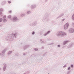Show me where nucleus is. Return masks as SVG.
I'll list each match as a JSON object with an SVG mask.
<instances>
[{
    "label": "nucleus",
    "instance_id": "f257e3e1",
    "mask_svg": "<svg viewBox=\"0 0 74 74\" xmlns=\"http://www.w3.org/2000/svg\"><path fill=\"white\" fill-rule=\"evenodd\" d=\"M18 34L17 32L13 33L11 35H8L7 37L5 38V39L6 40H7V41H13L14 38H16L18 36Z\"/></svg>",
    "mask_w": 74,
    "mask_h": 74
},
{
    "label": "nucleus",
    "instance_id": "f03ea898",
    "mask_svg": "<svg viewBox=\"0 0 74 74\" xmlns=\"http://www.w3.org/2000/svg\"><path fill=\"white\" fill-rule=\"evenodd\" d=\"M56 35L57 37H64V36H66L67 34L65 32L62 31H59L56 33Z\"/></svg>",
    "mask_w": 74,
    "mask_h": 74
},
{
    "label": "nucleus",
    "instance_id": "7ed1b4c3",
    "mask_svg": "<svg viewBox=\"0 0 74 74\" xmlns=\"http://www.w3.org/2000/svg\"><path fill=\"white\" fill-rule=\"evenodd\" d=\"M49 16V15H48V14H46L45 15V16L42 19V21L48 22V21H49V19L48 18Z\"/></svg>",
    "mask_w": 74,
    "mask_h": 74
},
{
    "label": "nucleus",
    "instance_id": "20e7f679",
    "mask_svg": "<svg viewBox=\"0 0 74 74\" xmlns=\"http://www.w3.org/2000/svg\"><path fill=\"white\" fill-rule=\"evenodd\" d=\"M70 25H69V23H66L64 25V30H67L69 27Z\"/></svg>",
    "mask_w": 74,
    "mask_h": 74
},
{
    "label": "nucleus",
    "instance_id": "39448f33",
    "mask_svg": "<svg viewBox=\"0 0 74 74\" xmlns=\"http://www.w3.org/2000/svg\"><path fill=\"white\" fill-rule=\"evenodd\" d=\"M7 49L6 48L3 51H2V52L1 53V55L3 57V56H4V54H5V52L7 51Z\"/></svg>",
    "mask_w": 74,
    "mask_h": 74
},
{
    "label": "nucleus",
    "instance_id": "423d86ee",
    "mask_svg": "<svg viewBox=\"0 0 74 74\" xmlns=\"http://www.w3.org/2000/svg\"><path fill=\"white\" fill-rule=\"evenodd\" d=\"M37 24V22L35 21L34 22H33L32 23L29 24V26H32L34 27L35 26H36V25Z\"/></svg>",
    "mask_w": 74,
    "mask_h": 74
},
{
    "label": "nucleus",
    "instance_id": "0eeeda50",
    "mask_svg": "<svg viewBox=\"0 0 74 74\" xmlns=\"http://www.w3.org/2000/svg\"><path fill=\"white\" fill-rule=\"evenodd\" d=\"M69 33H74V29L71 28L69 30Z\"/></svg>",
    "mask_w": 74,
    "mask_h": 74
},
{
    "label": "nucleus",
    "instance_id": "6e6552de",
    "mask_svg": "<svg viewBox=\"0 0 74 74\" xmlns=\"http://www.w3.org/2000/svg\"><path fill=\"white\" fill-rule=\"evenodd\" d=\"M18 19L16 17L14 16L13 18V22H16V21H18Z\"/></svg>",
    "mask_w": 74,
    "mask_h": 74
},
{
    "label": "nucleus",
    "instance_id": "1a4fd4ad",
    "mask_svg": "<svg viewBox=\"0 0 74 74\" xmlns=\"http://www.w3.org/2000/svg\"><path fill=\"white\" fill-rule=\"evenodd\" d=\"M74 45V43H72L70 44L68 46V48H71L73 47Z\"/></svg>",
    "mask_w": 74,
    "mask_h": 74
},
{
    "label": "nucleus",
    "instance_id": "9d476101",
    "mask_svg": "<svg viewBox=\"0 0 74 74\" xmlns=\"http://www.w3.org/2000/svg\"><path fill=\"white\" fill-rule=\"evenodd\" d=\"M50 33H51V31H48L46 33L44 34L43 36H47L48 34H49Z\"/></svg>",
    "mask_w": 74,
    "mask_h": 74
},
{
    "label": "nucleus",
    "instance_id": "9b49d317",
    "mask_svg": "<svg viewBox=\"0 0 74 74\" xmlns=\"http://www.w3.org/2000/svg\"><path fill=\"white\" fill-rule=\"evenodd\" d=\"M36 7V5L35 4L32 5L31 6V8H32V9L35 8Z\"/></svg>",
    "mask_w": 74,
    "mask_h": 74
},
{
    "label": "nucleus",
    "instance_id": "f8f14e48",
    "mask_svg": "<svg viewBox=\"0 0 74 74\" xmlns=\"http://www.w3.org/2000/svg\"><path fill=\"white\" fill-rule=\"evenodd\" d=\"M64 13H62L57 18L58 19V18H60L61 17H62V16H63L64 15Z\"/></svg>",
    "mask_w": 74,
    "mask_h": 74
},
{
    "label": "nucleus",
    "instance_id": "ddd939ff",
    "mask_svg": "<svg viewBox=\"0 0 74 74\" xmlns=\"http://www.w3.org/2000/svg\"><path fill=\"white\" fill-rule=\"evenodd\" d=\"M29 45H26L24 46L23 47L24 50H25V49H26L27 48H29Z\"/></svg>",
    "mask_w": 74,
    "mask_h": 74
},
{
    "label": "nucleus",
    "instance_id": "4468645a",
    "mask_svg": "<svg viewBox=\"0 0 74 74\" xmlns=\"http://www.w3.org/2000/svg\"><path fill=\"white\" fill-rule=\"evenodd\" d=\"M69 42V41L68 40L64 41L63 42V45H66V44H67V43Z\"/></svg>",
    "mask_w": 74,
    "mask_h": 74
},
{
    "label": "nucleus",
    "instance_id": "2eb2a0df",
    "mask_svg": "<svg viewBox=\"0 0 74 74\" xmlns=\"http://www.w3.org/2000/svg\"><path fill=\"white\" fill-rule=\"evenodd\" d=\"M4 66H3V70L4 71L6 69V66H7L5 64H4Z\"/></svg>",
    "mask_w": 74,
    "mask_h": 74
},
{
    "label": "nucleus",
    "instance_id": "dca6fc26",
    "mask_svg": "<svg viewBox=\"0 0 74 74\" xmlns=\"http://www.w3.org/2000/svg\"><path fill=\"white\" fill-rule=\"evenodd\" d=\"M5 3H6V1H4L2 2V5H4L5 4Z\"/></svg>",
    "mask_w": 74,
    "mask_h": 74
},
{
    "label": "nucleus",
    "instance_id": "f3484780",
    "mask_svg": "<svg viewBox=\"0 0 74 74\" xmlns=\"http://www.w3.org/2000/svg\"><path fill=\"white\" fill-rule=\"evenodd\" d=\"M12 51H9L8 53V55H10V54H11V53H12Z\"/></svg>",
    "mask_w": 74,
    "mask_h": 74
},
{
    "label": "nucleus",
    "instance_id": "a211bd4d",
    "mask_svg": "<svg viewBox=\"0 0 74 74\" xmlns=\"http://www.w3.org/2000/svg\"><path fill=\"white\" fill-rule=\"evenodd\" d=\"M40 41L42 44H43V43H44V41H43L41 39H40Z\"/></svg>",
    "mask_w": 74,
    "mask_h": 74
},
{
    "label": "nucleus",
    "instance_id": "6ab92c4d",
    "mask_svg": "<svg viewBox=\"0 0 74 74\" xmlns=\"http://www.w3.org/2000/svg\"><path fill=\"white\" fill-rule=\"evenodd\" d=\"M31 13V12L30 11H28L27 12V14H30Z\"/></svg>",
    "mask_w": 74,
    "mask_h": 74
},
{
    "label": "nucleus",
    "instance_id": "aec40b11",
    "mask_svg": "<svg viewBox=\"0 0 74 74\" xmlns=\"http://www.w3.org/2000/svg\"><path fill=\"white\" fill-rule=\"evenodd\" d=\"M3 22L4 23L6 22H7V20L5 19H4L3 20Z\"/></svg>",
    "mask_w": 74,
    "mask_h": 74
},
{
    "label": "nucleus",
    "instance_id": "412c9836",
    "mask_svg": "<svg viewBox=\"0 0 74 74\" xmlns=\"http://www.w3.org/2000/svg\"><path fill=\"white\" fill-rule=\"evenodd\" d=\"M25 14H22L21 15V16L22 17H23L24 16H25Z\"/></svg>",
    "mask_w": 74,
    "mask_h": 74
},
{
    "label": "nucleus",
    "instance_id": "4be33fe9",
    "mask_svg": "<svg viewBox=\"0 0 74 74\" xmlns=\"http://www.w3.org/2000/svg\"><path fill=\"white\" fill-rule=\"evenodd\" d=\"M72 19L74 21V14L72 15Z\"/></svg>",
    "mask_w": 74,
    "mask_h": 74
},
{
    "label": "nucleus",
    "instance_id": "5701e85b",
    "mask_svg": "<svg viewBox=\"0 0 74 74\" xmlns=\"http://www.w3.org/2000/svg\"><path fill=\"white\" fill-rule=\"evenodd\" d=\"M3 8H0V12H3Z\"/></svg>",
    "mask_w": 74,
    "mask_h": 74
},
{
    "label": "nucleus",
    "instance_id": "b1692460",
    "mask_svg": "<svg viewBox=\"0 0 74 74\" xmlns=\"http://www.w3.org/2000/svg\"><path fill=\"white\" fill-rule=\"evenodd\" d=\"M34 50L35 51H38V49L37 48H35L34 49Z\"/></svg>",
    "mask_w": 74,
    "mask_h": 74
},
{
    "label": "nucleus",
    "instance_id": "393cba45",
    "mask_svg": "<svg viewBox=\"0 0 74 74\" xmlns=\"http://www.w3.org/2000/svg\"><path fill=\"white\" fill-rule=\"evenodd\" d=\"M8 18H9V19H10V18H11V15H9V16H8Z\"/></svg>",
    "mask_w": 74,
    "mask_h": 74
},
{
    "label": "nucleus",
    "instance_id": "a878e982",
    "mask_svg": "<svg viewBox=\"0 0 74 74\" xmlns=\"http://www.w3.org/2000/svg\"><path fill=\"white\" fill-rule=\"evenodd\" d=\"M3 21V19L1 18H0V22H1Z\"/></svg>",
    "mask_w": 74,
    "mask_h": 74
},
{
    "label": "nucleus",
    "instance_id": "bb28decb",
    "mask_svg": "<svg viewBox=\"0 0 74 74\" xmlns=\"http://www.w3.org/2000/svg\"><path fill=\"white\" fill-rule=\"evenodd\" d=\"M34 34H35V32H34V31H33L32 33V35H34Z\"/></svg>",
    "mask_w": 74,
    "mask_h": 74
},
{
    "label": "nucleus",
    "instance_id": "cd10ccee",
    "mask_svg": "<svg viewBox=\"0 0 74 74\" xmlns=\"http://www.w3.org/2000/svg\"><path fill=\"white\" fill-rule=\"evenodd\" d=\"M72 25L73 26V27H74V22H72Z\"/></svg>",
    "mask_w": 74,
    "mask_h": 74
},
{
    "label": "nucleus",
    "instance_id": "c85d7f7f",
    "mask_svg": "<svg viewBox=\"0 0 74 74\" xmlns=\"http://www.w3.org/2000/svg\"><path fill=\"white\" fill-rule=\"evenodd\" d=\"M54 44V43H52L49 44H48V45H53Z\"/></svg>",
    "mask_w": 74,
    "mask_h": 74
},
{
    "label": "nucleus",
    "instance_id": "c756f323",
    "mask_svg": "<svg viewBox=\"0 0 74 74\" xmlns=\"http://www.w3.org/2000/svg\"><path fill=\"white\" fill-rule=\"evenodd\" d=\"M15 56H19V53H17L15 54Z\"/></svg>",
    "mask_w": 74,
    "mask_h": 74
},
{
    "label": "nucleus",
    "instance_id": "7c9ffc66",
    "mask_svg": "<svg viewBox=\"0 0 74 74\" xmlns=\"http://www.w3.org/2000/svg\"><path fill=\"white\" fill-rule=\"evenodd\" d=\"M68 70H70V67H69L67 69Z\"/></svg>",
    "mask_w": 74,
    "mask_h": 74
},
{
    "label": "nucleus",
    "instance_id": "2f4dec72",
    "mask_svg": "<svg viewBox=\"0 0 74 74\" xmlns=\"http://www.w3.org/2000/svg\"><path fill=\"white\" fill-rule=\"evenodd\" d=\"M65 20H66V19L64 18L62 19V22H63L64 21H65Z\"/></svg>",
    "mask_w": 74,
    "mask_h": 74
},
{
    "label": "nucleus",
    "instance_id": "473e14b6",
    "mask_svg": "<svg viewBox=\"0 0 74 74\" xmlns=\"http://www.w3.org/2000/svg\"><path fill=\"white\" fill-rule=\"evenodd\" d=\"M57 46L58 48H60V45H58Z\"/></svg>",
    "mask_w": 74,
    "mask_h": 74
},
{
    "label": "nucleus",
    "instance_id": "72a5a7b5",
    "mask_svg": "<svg viewBox=\"0 0 74 74\" xmlns=\"http://www.w3.org/2000/svg\"><path fill=\"white\" fill-rule=\"evenodd\" d=\"M6 18V16H4L3 17V19H5V18Z\"/></svg>",
    "mask_w": 74,
    "mask_h": 74
},
{
    "label": "nucleus",
    "instance_id": "f704fd0d",
    "mask_svg": "<svg viewBox=\"0 0 74 74\" xmlns=\"http://www.w3.org/2000/svg\"><path fill=\"white\" fill-rule=\"evenodd\" d=\"M71 67H72V68H73V65L71 64Z\"/></svg>",
    "mask_w": 74,
    "mask_h": 74
},
{
    "label": "nucleus",
    "instance_id": "c9c22d12",
    "mask_svg": "<svg viewBox=\"0 0 74 74\" xmlns=\"http://www.w3.org/2000/svg\"><path fill=\"white\" fill-rule=\"evenodd\" d=\"M8 3H9V4H10V3H11V1H8Z\"/></svg>",
    "mask_w": 74,
    "mask_h": 74
},
{
    "label": "nucleus",
    "instance_id": "e433bc0d",
    "mask_svg": "<svg viewBox=\"0 0 74 74\" xmlns=\"http://www.w3.org/2000/svg\"><path fill=\"white\" fill-rule=\"evenodd\" d=\"M41 48H42V49H44V47H43V46H42L41 47Z\"/></svg>",
    "mask_w": 74,
    "mask_h": 74
},
{
    "label": "nucleus",
    "instance_id": "4c0bfd02",
    "mask_svg": "<svg viewBox=\"0 0 74 74\" xmlns=\"http://www.w3.org/2000/svg\"><path fill=\"white\" fill-rule=\"evenodd\" d=\"M11 12H12V11L11 10L9 11V13H11Z\"/></svg>",
    "mask_w": 74,
    "mask_h": 74
},
{
    "label": "nucleus",
    "instance_id": "58836bf2",
    "mask_svg": "<svg viewBox=\"0 0 74 74\" xmlns=\"http://www.w3.org/2000/svg\"><path fill=\"white\" fill-rule=\"evenodd\" d=\"M23 55L24 56H25V55H26V53H23Z\"/></svg>",
    "mask_w": 74,
    "mask_h": 74
},
{
    "label": "nucleus",
    "instance_id": "ea45409f",
    "mask_svg": "<svg viewBox=\"0 0 74 74\" xmlns=\"http://www.w3.org/2000/svg\"><path fill=\"white\" fill-rule=\"evenodd\" d=\"M3 13L1 12H0V15H2Z\"/></svg>",
    "mask_w": 74,
    "mask_h": 74
},
{
    "label": "nucleus",
    "instance_id": "a19ab883",
    "mask_svg": "<svg viewBox=\"0 0 74 74\" xmlns=\"http://www.w3.org/2000/svg\"><path fill=\"white\" fill-rule=\"evenodd\" d=\"M66 67V65H64V66H63V67Z\"/></svg>",
    "mask_w": 74,
    "mask_h": 74
},
{
    "label": "nucleus",
    "instance_id": "79ce46f5",
    "mask_svg": "<svg viewBox=\"0 0 74 74\" xmlns=\"http://www.w3.org/2000/svg\"><path fill=\"white\" fill-rule=\"evenodd\" d=\"M67 74H70V73H69V72H68Z\"/></svg>",
    "mask_w": 74,
    "mask_h": 74
},
{
    "label": "nucleus",
    "instance_id": "37998d69",
    "mask_svg": "<svg viewBox=\"0 0 74 74\" xmlns=\"http://www.w3.org/2000/svg\"><path fill=\"white\" fill-rule=\"evenodd\" d=\"M48 0H45V1H46V2H47V1Z\"/></svg>",
    "mask_w": 74,
    "mask_h": 74
},
{
    "label": "nucleus",
    "instance_id": "c03bdc74",
    "mask_svg": "<svg viewBox=\"0 0 74 74\" xmlns=\"http://www.w3.org/2000/svg\"><path fill=\"white\" fill-rule=\"evenodd\" d=\"M1 70V68H0V70Z\"/></svg>",
    "mask_w": 74,
    "mask_h": 74
},
{
    "label": "nucleus",
    "instance_id": "a18cd8bd",
    "mask_svg": "<svg viewBox=\"0 0 74 74\" xmlns=\"http://www.w3.org/2000/svg\"><path fill=\"white\" fill-rule=\"evenodd\" d=\"M1 55V53H0V56Z\"/></svg>",
    "mask_w": 74,
    "mask_h": 74
},
{
    "label": "nucleus",
    "instance_id": "49530a36",
    "mask_svg": "<svg viewBox=\"0 0 74 74\" xmlns=\"http://www.w3.org/2000/svg\"><path fill=\"white\" fill-rule=\"evenodd\" d=\"M14 74H16V73H14Z\"/></svg>",
    "mask_w": 74,
    "mask_h": 74
},
{
    "label": "nucleus",
    "instance_id": "de8ad7c7",
    "mask_svg": "<svg viewBox=\"0 0 74 74\" xmlns=\"http://www.w3.org/2000/svg\"><path fill=\"white\" fill-rule=\"evenodd\" d=\"M23 74H26L25 73H24Z\"/></svg>",
    "mask_w": 74,
    "mask_h": 74
},
{
    "label": "nucleus",
    "instance_id": "09e8293b",
    "mask_svg": "<svg viewBox=\"0 0 74 74\" xmlns=\"http://www.w3.org/2000/svg\"><path fill=\"white\" fill-rule=\"evenodd\" d=\"M49 74V73L48 74Z\"/></svg>",
    "mask_w": 74,
    "mask_h": 74
},
{
    "label": "nucleus",
    "instance_id": "8fccbe9b",
    "mask_svg": "<svg viewBox=\"0 0 74 74\" xmlns=\"http://www.w3.org/2000/svg\"><path fill=\"white\" fill-rule=\"evenodd\" d=\"M0 26H1L0 25Z\"/></svg>",
    "mask_w": 74,
    "mask_h": 74
}]
</instances>
